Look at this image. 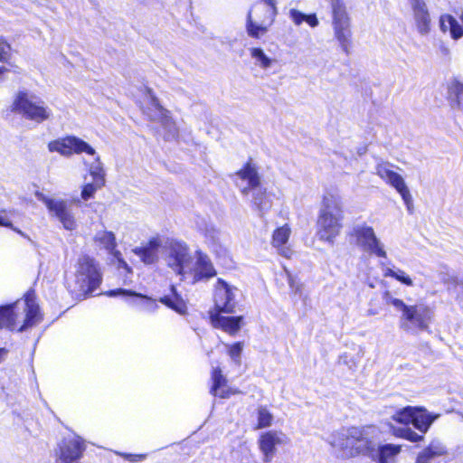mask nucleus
<instances>
[{
	"mask_svg": "<svg viewBox=\"0 0 463 463\" xmlns=\"http://www.w3.org/2000/svg\"><path fill=\"white\" fill-rule=\"evenodd\" d=\"M377 436L378 430L374 426L350 427L332 432L326 442L338 449L344 458H371L375 451Z\"/></svg>",
	"mask_w": 463,
	"mask_h": 463,
	"instance_id": "f257e3e1",
	"label": "nucleus"
},
{
	"mask_svg": "<svg viewBox=\"0 0 463 463\" xmlns=\"http://www.w3.org/2000/svg\"><path fill=\"white\" fill-rule=\"evenodd\" d=\"M42 319L40 307L33 293H27L24 300L0 307V327L24 331L36 326Z\"/></svg>",
	"mask_w": 463,
	"mask_h": 463,
	"instance_id": "f03ea898",
	"label": "nucleus"
},
{
	"mask_svg": "<svg viewBox=\"0 0 463 463\" xmlns=\"http://www.w3.org/2000/svg\"><path fill=\"white\" fill-rule=\"evenodd\" d=\"M343 203L336 194L324 195L317 221V235L320 241L333 244L343 228Z\"/></svg>",
	"mask_w": 463,
	"mask_h": 463,
	"instance_id": "7ed1b4c3",
	"label": "nucleus"
},
{
	"mask_svg": "<svg viewBox=\"0 0 463 463\" xmlns=\"http://www.w3.org/2000/svg\"><path fill=\"white\" fill-rule=\"evenodd\" d=\"M386 303L400 311L399 326L402 330L411 334L428 331L431 324L434 312L424 303L407 305L402 299L386 295Z\"/></svg>",
	"mask_w": 463,
	"mask_h": 463,
	"instance_id": "20e7f679",
	"label": "nucleus"
},
{
	"mask_svg": "<svg viewBox=\"0 0 463 463\" xmlns=\"http://www.w3.org/2000/svg\"><path fill=\"white\" fill-rule=\"evenodd\" d=\"M278 14L277 0H259L248 12L246 32L251 38L264 36Z\"/></svg>",
	"mask_w": 463,
	"mask_h": 463,
	"instance_id": "39448f33",
	"label": "nucleus"
},
{
	"mask_svg": "<svg viewBox=\"0 0 463 463\" xmlns=\"http://www.w3.org/2000/svg\"><path fill=\"white\" fill-rule=\"evenodd\" d=\"M12 111L35 123H42L52 117V110L46 103L27 90H19L14 95Z\"/></svg>",
	"mask_w": 463,
	"mask_h": 463,
	"instance_id": "423d86ee",
	"label": "nucleus"
},
{
	"mask_svg": "<svg viewBox=\"0 0 463 463\" xmlns=\"http://www.w3.org/2000/svg\"><path fill=\"white\" fill-rule=\"evenodd\" d=\"M75 286L72 290L80 295L91 294L102 281L98 262L88 255L80 256L75 266Z\"/></svg>",
	"mask_w": 463,
	"mask_h": 463,
	"instance_id": "0eeeda50",
	"label": "nucleus"
},
{
	"mask_svg": "<svg viewBox=\"0 0 463 463\" xmlns=\"http://www.w3.org/2000/svg\"><path fill=\"white\" fill-rule=\"evenodd\" d=\"M335 37L343 52L349 53L352 46L350 17L343 0H330Z\"/></svg>",
	"mask_w": 463,
	"mask_h": 463,
	"instance_id": "6e6552de",
	"label": "nucleus"
},
{
	"mask_svg": "<svg viewBox=\"0 0 463 463\" xmlns=\"http://www.w3.org/2000/svg\"><path fill=\"white\" fill-rule=\"evenodd\" d=\"M37 197L46 206L49 214L55 217L68 231H73L77 228V222L72 213L71 206L76 204L81 205L80 199H73L71 201L64 200L61 198H51L43 194H37Z\"/></svg>",
	"mask_w": 463,
	"mask_h": 463,
	"instance_id": "1a4fd4ad",
	"label": "nucleus"
},
{
	"mask_svg": "<svg viewBox=\"0 0 463 463\" xmlns=\"http://www.w3.org/2000/svg\"><path fill=\"white\" fill-rule=\"evenodd\" d=\"M351 236L354 238L355 243L364 252L377 258L387 259V251L384 243L376 236L373 227L360 223L353 227Z\"/></svg>",
	"mask_w": 463,
	"mask_h": 463,
	"instance_id": "9d476101",
	"label": "nucleus"
},
{
	"mask_svg": "<svg viewBox=\"0 0 463 463\" xmlns=\"http://www.w3.org/2000/svg\"><path fill=\"white\" fill-rule=\"evenodd\" d=\"M240 293L237 287L218 279L214 286V309L212 312L235 313Z\"/></svg>",
	"mask_w": 463,
	"mask_h": 463,
	"instance_id": "9b49d317",
	"label": "nucleus"
},
{
	"mask_svg": "<svg viewBox=\"0 0 463 463\" xmlns=\"http://www.w3.org/2000/svg\"><path fill=\"white\" fill-rule=\"evenodd\" d=\"M192 258L189 248L184 241L171 240L165 245V261L180 276L189 270Z\"/></svg>",
	"mask_w": 463,
	"mask_h": 463,
	"instance_id": "f8f14e48",
	"label": "nucleus"
},
{
	"mask_svg": "<svg viewBox=\"0 0 463 463\" xmlns=\"http://www.w3.org/2000/svg\"><path fill=\"white\" fill-rule=\"evenodd\" d=\"M48 149L50 152H57L66 157L72 154H95V149L89 143L76 136H67L52 140L48 144Z\"/></svg>",
	"mask_w": 463,
	"mask_h": 463,
	"instance_id": "ddd939ff",
	"label": "nucleus"
},
{
	"mask_svg": "<svg viewBox=\"0 0 463 463\" xmlns=\"http://www.w3.org/2000/svg\"><path fill=\"white\" fill-rule=\"evenodd\" d=\"M216 276V270L210 258L201 250L195 252V261L192 259L189 270L184 273L183 279H190L193 284L208 280Z\"/></svg>",
	"mask_w": 463,
	"mask_h": 463,
	"instance_id": "4468645a",
	"label": "nucleus"
},
{
	"mask_svg": "<svg viewBox=\"0 0 463 463\" xmlns=\"http://www.w3.org/2000/svg\"><path fill=\"white\" fill-rule=\"evenodd\" d=\"M290 439L287 434L280 430H269L263 432L259 439L258 445L263 456V461L269 463L275 457L278 446H286Z\"/></svg>",
	"mask_w": 463,
	"mask_h": 463,
	"instance_id": "2eb2a0df",
	"label": "nucleus"
},
{
	"mask_svg": "<svg viewBox=\"0 0 463 463\" xmlns=\"http://www.w3.org/2000/svg\"><path fill=\"white\" fill-rule=\"evenodd\" d=\"M235 184L241 193L248 195L261 184L259 168L251 160L235 174Z\"/></svg>",
	"mask_w": 463,
	"mask_h": 463,
	"instance_id": "dca6fc26",
	"label": "nucleus"
},
{
	"mask_svg": "<svg viewBox=\"0 0 463 463\" xmlns=\"http://www.w3.org/2000/svg\"><path fill=\"white\" fill-rule=\"evenodd\" d=\"M106 295L109 297H126L127 303L130 307H136L141 312L155 313L158 309V304L156 299L131 290L119 288L116 290H109Z\"/></svg>",
	"mask_w": 463,
	"mask_h": 463,
	"instance_id": "f3484780",
	"label": "nucleus"
},
{
	"mask_svg": "<svg viewBox=\"0 0 463 463\" xmlns=\"http://www.w3.org/2000/svg\"><path fill=\"white\" fill-rule=\"evenodd\" d=\"M413 22L416 30L421 36H426L430 32L431 19L428 6L424 0H414L410 3Z\"/></svg>",
	"mask_w": 463,
	"mask_h": 463,
	"instance_id": "a211bd4d",
	"label": "nucleus"
},
{
	"mask_svg": "<svg viewBox=\"0 0 463 463\" xmlns=\"http://www.w3.org/2000/svg\"><path fill=\"white\" fill-rule=\"evenodd\" d=\"M394 167V165L388 161L379 160L375 165L374 173L384 183L394 188L396 191H399L407 184L404 178L393 170Z\"/></svg>",
	"mask_w": 463,
	"mask_h": 463,
	"instance_id": "6ab92c4d",
	"label": "nucleus"
},
{
	"mask_svg": "<svg viewBox=\"0 0 463 463\" xmlns=\"http://www.w3.org/2000/svg\"><path fill=\"white\" fill-rule=\"evenodd\" d=\"M84 449V444L79 437L64 439L60 447L56 463H74L80 458Z\"/></svg>",
	"mask_w": 463,
	"mask_h": 463,
	"instance_id": "aec40b11",
	"label": "nucleus"
},
{
	"mask_svg": "<svg viewBox=\"0 0 463 463\" xmlns=\"http://www.w3.org/2000/svg\"><path fill=\"white\" fill-rule=\"evenodd\" d=\"M223 312H210L211 322L215 328L222 329L225 333L235 335L243 325V317H226Z\"/></svg>",
	"mask_w": 463,
	"mask_h": 463,
	"instance_id": "412c9836",
	"label": "nucleus"
},
{
	"mask_svg": "<svg viewBox=\"0 0 463 463\" xmlns=\"http://www.w3.org/2000/svg\"><path fill=\"white\" fill-rule=\"evenodd\" d=\"M213 384L210 393L214 397L228 399L232 395L240 393V391L228 385L226 377L219 367L213 368L211 376Z\"/></svg>",
	"mask_w": 463,
	"mask_h": 463,
	"instance_id": "4be33fe9",
	"label": "nucleus"
},
{
	"mask_svg": "<svg viewBox=\"0 0 463 463\" xmlns=\"http://www.w3.org/2000/svg\"><path fill=\"white\" fill-rule=\"evenodd\" d=\"M446 447L439 440H432L417 457L416 463H446Z\"/></svg>",
	"mask_w": 463,
	"mask_h": 463,
	"instance_id": "5701e85b",
	"label": "nucleus"
},
{
	"mask_svg": "<svg viewBox=\"0 0 463 463\" xmlns=\"http://www.w3.org/2000/svg\"><path fill=\"white\" fill-rule=\"evenodd\" d=\"M161 246L162 241L160 237L155 236L150 238L146 245L133 249V252L140 258L142 262L150 265L158 260V250Z\"/></svg>",
	"mask_w": 463,
	"mask_h": 463,
	"instance_id": "b1692460",
	"label": "nucleus"
},
{
	"mask_svg": "<svg viewBox=\"0 0 463 463\" xmlns=\"http://www.w3.org/2000/svg\"><path fill=\"white\" fill-rule=\"evenodd\" d=\"M144 102L145 106L143 107V111L151 121L162 123L169 117V111L159 104L157 99L152 94L150 90H147Z\"/></svg>",
	"mask_w": 463,
	"mask_h": 463,
	"instance_id": "393cba45",
	"label": "nucleus"
},
{
	"mask_svg": "<svg viewBox=\"0 0 463 463\" xmlns=\"http://www.w3.org/2000/svg\"><path fill=\"white\" fill-rule=\"evenodd\" d=\"M402 452V446L386 443L376 446L375 451L371 458L375 463H397L399 455Z\"/></svg>",
	"mask_w": 463,
	"mask_h": 463,
	"instance_id": "a878e982",
	"label": "nucleus"
},
{
	"mask_svg": "<svg viewBox=\"0 0 463 463\" xmlns=\"http://www.w3.org/2000/svg\"><path fill=\"white\" fill-rule=\"evenodd\" d=\"M290 233V228L288 225H283L276 229L272 235V246L277 248L279 252L287 258H289L291 254V250L285 246Z\"/></svg>",
	"mask_w": 463,
	"mask_h": 463,
	"instance_id": "bb28decb",
	"label": "nucleus"
},
{
	"mask_svg": "<svg viewBox=\"0 0 463 463\" xmlns=\"http://www.w3.org/2000/svg\"><path fill=\"white\" fill-rule=\"evenodd\" d=\"M439 415H432L421 407H415L411 424L422 434L426 433Z\"/></svg>",
	"mask_w": 463,
	"mask_h": 463,
	"instance_id": "cd10ccee",
	"label": "nucleus"
},
{
	"mask_svg": "<svg viewBox=\"0 0 463 463\" xmlns=\"http://www.w3.org/2000/svg\"><path fill=\"white\" fill-rule=\"evenodd\" d=\"M197 229L210 247L215 248L220 244L221 232L213 223L203 220L197 223Z\"/></svg>",
	"mask_w": 463,
	"mask_h": 463,
	"instance_id": "c85d7f7f",
	"label": "nucleus"
},
{
	"mask_svg": "<svg viewBox=\"0 0 463 463\" xmlns=\"http://www.w3.org/2000/svg\"><path fill=\"white\" fill-rule=\"evenodd\" d=\"M158 301L179 314H184L186 312V304L183 298L177 293L175 286L171 287V293L169 295L160 298Z\"/></svg>",
	"mask_w": 463,
	"mask_h": 463,
	"instance_id": "c756f323",
	"label": "nucleus"
},
{
	"mask_svg": "<svg viewBox=\"0 0 463 463\" xmlns=\"http://www.w3.org/2000/svg\"><path fill=\"white\" fill-rule=\"evenodd\" d=\"M90 156L93 157V160L91 162L83 160V165L87 168L93 181L99 182V184H105V170L103 163L100 160V156L96 151L94 155Z\"/></svg>",
	"mask_w": 463,
	"mask_h": 463,
	"instance_id": "7c9ffc66",
	"label": "nucleus"
},
{
	"mask_svg": "<svg viewBox=\"0 0 463 463\" xmlns=\"http://www.w3.org/2000/svg\"><path fill=\"white\" fill-rule=\"evenodd\" d=\"M94 241L113 256L121 255L120 252L116 250V237L112 232L99 231L95 234Z\"/></svg>",
	"mask_w": 463,
	"mask_h": 463,
	"instance_id": "2f4dec72",
	"label": "nucleus"
},
{
	"mask_svg": "<svg viewBox=\"0 0 463 463\" xmlns=\"http://www.w3.org/2000/svg\"><path fill=\"white\" fill-rule=\"evenodd\" d=\"M439 28L443 33L449 32L453 40L460 39V23L451 14H441L439 17Z\"/></svg>",
	"mask_w": 463,
	"mask_h": 463,
	"instance_id": "473e14b6",
	"label": "nucleus"
},
{
	"mask_svg": "<svg viewBox=\"0 0 463 463\" xmlns=\"http://www.w3.org/2000/svg\"><path fill=\"white\" fill-rule=\"evenodd\" d=\"M252 194V205L260 213L267 212L271 207V200L267 194L266 188L261 184L250 192Z\"/></svg>",
	"mask_w": 463,
	"mask_h": 463,
	"instance_id": "72a5a7b5",
	"label": "nucleus"
},
{
	"mask_svg": "<svg viewBox=\"0 0 463 463\" xmlns=\"http://www.w3.org/2000/svg\"><path fill=\"white\" fill-rule=\"evenodd\" d=\"M381 266H382V270H383V274L384 277L392 278L408 287L413 286L412 279L405 271H403L400 269L390 268V267L384 265L383 263H381Z\"/></svg>",
	"mask_w": 463,
	"mask_h": 463,
	"instance_id": "f704fd0d",
	"label": "nucleus"
},
{
	"mask_svg": "<svg viewBox=\"0 0 463 463\" xmlns=\"http://www.w3.org/2000/svg\"><path fill=\"white\" fill-rule=\"evenodd\" d=\"M392 433L398 438L405 439L411 442H419L423 440L424 436L418 434L412 430L410 427H393L392 428Z\"/></svg>",
	"mask_w": 463,
	"mask_h": 463,
	"instance_id": "c9c22d12",
	"label": "nucleus"
},
{
	"mask_svg": "<svg viewBox=\"0 0 463 463\" xmlns=\"http://www.w3.org/2000/svg\"><path fill=\"white\" fill-rule=\"evenodd\" d=\"M414 411H415V407H412V406L404 407L401 410L396 411L392 415V420L398 423L403 424L406 427L411 423Z\"/></svg>",
	"mask_w": 463,
	"mask_h": 463,
	"instance_id": "e433bc0d",
	"label": "nucleus"
},
{
	"mask_svg": "<svg viewBox=\"0 0 463 463\" xmlns=\"http://www.w3.org/2000/svg\"><path fill=\"white\" fill-rule=\"evenodd\" d=\"M105 184H99V182L92 181L91 183L85 184L81 188L80 202L88 201L94 197L96 192L104 186Z\"/></svg>",
	"mask_w": 463,
	"mask_h": 463,
	"instance_id": "4c0bfd02",
	"label": "nucleus"
},
{
	"mask_svg": "<svg viewBox=\"0 0 463 463\" xmlns=\"http://www.w3.org/2000/svg\"><path fill=\"white\" fill-rule=\"evenodd\" d=\"M250 55L255 60V63L262 69H268L272 64V60L260 48H251Z\"/></svg>",
	"mask_w": 463,
	"mask_h": 463,
	"instance_id": "58836bf2",
	"label": "nucleus"
},
{
	"mask_svg": "<svg viewBox=\"0 0 463 463\" xmlns=\"http://www.w3.org/2000/svg\"><path fill=\"white\" fill-rule=\"evenodd\" d=\"M165 130L164 137L166 140H173L178 137V128L175 122L169 116L162 123H160Z\"/></svg>",
	"mask_w": 463,
	"mask_h": 463,
	"instance_id": "ea45409f",
	"label": "nucleus"
},
{
	"mask_svg": "<svg viewBox=\"0 0 463 463\" xmlns=\"http://www.w3.org/2000/svg\"><path fill=\"white\" fill-rule=\"evenodd\" d=\"M272 420H273L272 414L265 407H260L258 409L257 429H263V428L269 427L272 423Z\"/></svg>",
	"mask_w": 463,
	"mask_h": 463,
	"instance_id": "a19ab883",
	"label": "nucleus"
},
{
	"mask_svg": "<svg viewBox=\"0 0 463 463\" xmlns=\"http://www.w3.org/2000/svg\"><path fill=\"white\" fill-rule=\"evenodd\" d=\"M226 347L228 348V354L232 360L239 364L241 363V355L243 349V343L237 342L232 345H226Z\"/></svg>",
	"mask_w": 463,
	"mask_h": 463,
	"instance_id": "79ce46f5",
	"label": "nucleus"
},
{
	"mask_svg": "<svg viewBox=\"0 0 463 463\" xmlns=\"http://www.w3.org/2000/svg\"><path fill=\"white\" fill-rule=\"evenodd\" d=\"M11 51V45L0 36V61L7 62L12 56Z\"/></svg>",
	"mask_w": 463,
	"mask_h": 463,
	"instance_id": "37998d69",
	"label": "nucleus"
},
{
	"mask_svg": "<svg viewBox=\"0 0 463 463\" xmlns=\"http://www.w3.org/2000/svg\"><path fill=\"white\" fill-rule=\"evenodd\" d=\"M0 226L11 228L21 236L26 237V235L21 230L13 227L12 221L9 218L8 213L5 210L0 211Z\"/></svg>",
	"mask_w": 463,
	"mask_h": 463,
	"instance_id": "c03bdc74",
	"label": "nucleus"
},
{
	"mask_svg": "<svg viewBox=\"0 0 463 463\" xmlns=\"http://www.w3.org/2000/svg\"><path fill=\"white\" fill-rule=\"evenodd\" d=\"M397 193H399L400 195L402 196V201L407 207V210L410 213H411L412 208H413V203H412V197H411V192H410L408 186L407 185L404 186L402 189L397 191Z\"/></svg>",
	"mask_w": 463,
	"mask_h": 463,
	"instance_id": "a18cd8bd",
	"label": "nucleus"
},
{
	"mask_svg": "<svg viewBox=\"0 0 463 463\" xmlns=\"http://www.w3.org/2000/svg\"><path fill=\"white\" fill-rule=\"evenodd\" d=\"M289 17L296 25H300L303 22H306L307 14L297 9L289 10Z\"/></svg>",
	"mask_w": 463,
	"mask_h": 463,
	"instance_id": "49530a36",
	"label": "nucleus"
},
{
	"mask_svg": "<svg viewBox=\"0 0 463 463\" xmlns=\"http://www.w3.org/2000/svg\"><path fill=\"white\" fill-rule=\"evenodd\" d=\"M285 273L291 290L296 294L300 292L301 284L291 276L288 270L285 269Z\"/></svg>",
	"mask_w": 463,
	"mask_h": 463,
	"instance_id": "de8ad7c7",
	"label": "nucleus"
},
{
	"mask_svg": "<svg viewBox=\"0 0 463 463\" xmlns=\"http://www.w3.org/2000/svg\"><path fill=\"white\" fill-rule=\"evenodd\" d=\"M117 259V268L118 270H123L126 273H131L132 269L128 264L120 258V255L114 256Z\"/></svg>",
	"mask_w": 463,
	"mask_h": 463,
	"instance_id": "09e8293b",
	"label": "nucleus"
},
{
	"mask_svg": "<svg viewBox=\"0 0 463 463\" xmlns=\"http://www.w3.org/2000/svg\"><path fill=\"white\" fill-rule=\"evenodd\" d=\"M306 22L311 26V27H317L318 25V20L317 18V15L315 14H307Z\"/></svg>",
	"mask_w": 463,
	"mask_h": 463,
	"instance_id": "8fccbe9b",
	"label": "nucleus"
},
{
	"mask_svg": "<svg viewBox=\"0 0 463 463\" xmlns=\"http://www.w3.org/2000/svg\"><path fill=\"white\" fill-rule=\"evenodd\" d=\"M125 458H130L131 461H138L145 458L144 455H125Z\"/></svg>",
	"mask_w": 463,
	"mask_h": 463,
	"instance_id": "3c124183",
	"label": "nucleus"
},
{
	"mask_svg": "<svg viewBox=\"0 0 463 463\" xmlns=\"http://www.w3.org/2000/svg\"><path fill=\"white\" fill-rule=\"evenodd\" d=\"M8 71V69L5 66H0V81L4 80V74Z\"/></svg>",
	"mask_w": 463,
	"mask_h": 463,
	"instance_id": "603ef678",
	"label": "nucleus"
},
{
	"mask_svg": "<svg viewBox=\"0 0 463 463\" xmlns=\"http://www.w3.org/2000/svg\"><path fill=\"white\" fill-rule=\"evenodd\" d=\"M459 21H460V38L463 37V11L459 14Z\"/></svg>",
	"mask_w": 463,
	"mask_h": 463,
	"instance_id": "864d4df0",
	"label": "nucleus"
},
{
	"mask_svg": "<svg viewBox=\"0 0 463 463\" xmlns=\"http://www.w3.org/2000/svg\"><path fill=\"white\" fill-rule=\"evenodd\" d=\"M5 354H6L5 349V348H0V362L3 361Z\"/></svg>",
	"mask_w": 463,
	"mask_h": 463,
	"instance_id": "5fc2aeb1",
	"label": "nucleus"
},
{
	"mask_svg": "<svg viewBox=\"0 0 463 463\" xmlns=\"http://www.w3.org/2000/svg\"><path fill=\"white\" fill-rule=\"evenodd\" d=\"M412 2H414V0H409V3H412Z\"/></svg>",
	"mask_w": 463,
	"mask_h": 463,
	"instance_id": "6e6d98bb",
	"label": "nucleus"
}]
</instances>
